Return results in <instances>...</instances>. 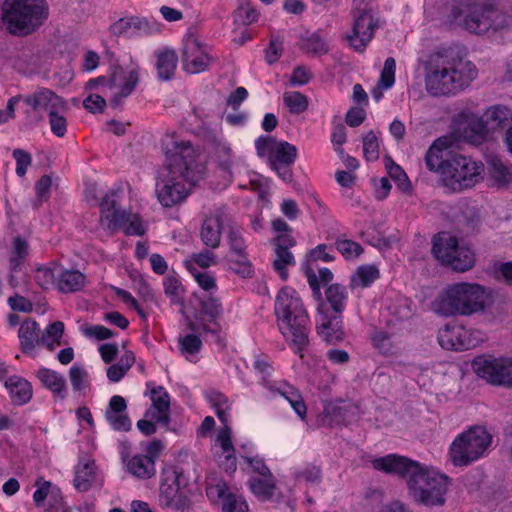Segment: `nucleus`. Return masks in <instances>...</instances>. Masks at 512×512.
Instances as JSON below:
<instances>
[{"mask_svg": "<svg viewBox=\"0 0 512 512\" xmlns=\"http://www.w3.org/2000/svg\"><path fill=\"white\" fill-rule=\"evenodd\" d=\"M179 350L182 355L189 359L190 356H194L200 352L203 343L199 336L196 334H187L180 337L178 340Z\"/></svg>", "mask_w": 512, "mask_h": 512, "instance_id": "nucleus-49", "label": "nucleus"}, {"mask_svg": "<svg viewBox=\"0 0 512 512\" xmlns=\"http://www.w3.org/2000/svg\"><path fill=\"white\" fill-rule=\"evenodd\" d=\"M211 58L204 51L200 42L194 36H188L184 39L182 49L183 68L190 74H196L205 71Z\"/></svg>", "mask_w": 512, "mask_h": 512, "instance_id": "nucleus-14", "label": "nucleus"}, {"mask_svg": "<svg viewBox=\"0 0 512 512\" xmlns=\"http://www.w3.org/2000/svg\"><path fill=\"white\" fill-rule=\"evenodd\" d=\"M152 405L146 410L144 417L155 420L157 423L169 428L170 424V397L168 392L162 387H156L151 390Z\"/></svg>", "mask_w": 512, "mask_h": 512, "instance_id": "nucleus-21", "label": "nucleus"}, {"mask_svg": "<svg viewBox=\"0 0 512 512\" xmlns=\"http://www.w3.org/2000/svg\"><path fill=\"white\" fill-rule=\"evenodd\" d=\"M274 312L280 333L291 350L303 357L309 345L310 319L299 294L292 288L281 289L276 297Z\"/></svg>", "mask_w": 512, "mask_h": 512, "instance_id": "nucleus-4", "label": "nucleus"}, {"mask_svg": "<svg viewBox=\"0 0 512 512\" xmlns=\"http://www.w3.org/2000/svg\"><path fill=\"white\" fill-rule=\"evenodd\" d=\"M266 388L285 398L301 420L306 419L307 407L300 391L287 382H266Z\"/></svg>", "mask_w": 512, "mask_h": 512, "instance_id": "nucleus-22", "label": "nucleus"}, {"mask_svg": "<svg viewBox=\"0 0 512 512\" xmlns=\"http://www.w3.org/2000/svg\"><path fill=\"white\" fill-rule=\"evenodd\" d=\"M325 297L333 311V315L341 316L348 299L347 288L337 283L331 284L325 290Z\"/></svg>", "mask_w": 512, "mask_h": 512, "instance_id": "nucleus-37", "label": "nucleus"}, {"mask_svg": "<svg viewBox=\"0 0 512 512\" xmlns=\"http://www.w3.org/2000/svg\"><path fill=\"white\" fill-rule=\"evenodd\" d=\"M334 245L336 250L346 260H354L358 258L364 251L358 242L343 237H338Z\"/></svg>", "mask_w": 512, "mask_h": 512, "instance_id": "nucleus-48", "label": "nucleus"}, {"mask_svg": "<svg viewBox=\"0 0 512 512\" xmlns=\"http://www.w3.org/2000/svg\"><path fill=\"white\" fill-rule=\"evenodd\" d=\"M159 499L162 506L173 510H181L183 507L182 496L179 493L178 476L175 474L169 482V478L160 485Z\"/></svg>", "mask_w": 512, "mask_h": 512, "instance_id": "nucleus-23", "label": "nucleus"}, {"mask_svg": "<svg viewBox=\"0 0 512 512\" xmlns=\"http://www.w3.org/2000/svg\"><path fill=\"white\" fill-rule=\"evenodd\" d=\"M12 156L16 161V174L19 177L25 176L28 167L32 164V156L29 152L17 148L12 152Z\"/></svg>", "mask_w": 512, "mask_h": 512, "instance_id": "nucleus-60", "label": "nucleus"}, {"mask_svg": "<svg viewBox=\"0 0 512 512\" xmlns=\"http://www.w3.org/2000/svg\"><path fill=\"white\" fill-rule=\"evenodd\" d=\"M283 51V39L279 35H272L269 47L266 49V60L269 64L277 62Z\"/></svg>", "mask_w": 512, "mask_h": 512, "instance_id": "nucleus-63", "label": "nucleus"}, {"mask_svg": "<svg viewBox=\"0 0 512 512\" xmlns=\"http://www.w3.org/2000/svg\"><path fill=\"white\" fill-rule=\"evenodd\" d=\"M490 175L498 187H506L512 182V170L500 159L492 158L489 162Z\"/></svg>", "mask_w": 512, "mask_h": 512, "instance_id": "nucleus-45", "label": "nucleus"}, {"mask_svg": "<svg viewBox=\"0 0 512 512\" xmlns=\"http://www.w3.org/2000/svg\"><path fill=\"white\" fill-rule=\"evenodd\" d=\"M296 157V146L287 141H279L268 159V164L282 180L290 182L293 177L291 165L295 162Z\"/></svg>", "mask_w": 512, "mask_h": 512, "instance_id": "nucleus-15", "label": "nucleus"}, {"mask_svg": "<svg viewBox=\"0 0 512 512\" xmlns=\"http://www.w3.org/2000/svg\"><path fill=\"white\" fill-rule=\"evenodd\" d=\"M24 103L35 113L39 114L38 119H43L41 112L50 115L54 111H68L66 102L53 91L41 88L34 93L22 97Z\"/></svg>", "mask_w": 512, "mask_h": 512, "instance_id": "nucleus-13", "label": "nucleus"}, {"mask_svg": "<svg viewBox=\"0 0 512 512\" xmlns=\"http://www.w3.org/2000/svg\"><path fill=\"white\" fill-rule=\"evenodd\" d=\"M223 512H248V505L241 497L228 494L223 499Z\"/></svg>", "mask_w": 512, "mask_h": 512, "instance_id": "nucleus-64", "label": "nucleus"}, {"mask_svg": "<svg viewBox=\"0 0 512 512\" xmlns=\"http://www.w3.org/2000/svg\"><path fill=\"white\" fill-rule=\"evenodd\" d=\"M352 14L354 18L352 32L347 35V41L352 48L361 52L372 40L377 28V20L373 18L367 7H361L360 10L353 7Z\"/></svg>", "mask_w": 512, "mask_h": 512, "instance_id": "nucleus-12", "label": "nucleus"}, {"mask_svg": "<svg viewBox=\"0 0 512 512\" xmlns=\"http://www.w3.org/2000/svg\"><path fill=\"white\" fill-rule=\"evenodd\" d=\"M64 333V324L61 321H56L51 323L48 327H46L45 331L41 336V342L48 346L50 349L53 348V344L57 342L59 344V340Z\"/></svg>", "mask_w": 512, "mask_h": 512, "instance_id": "nucleus-52", "label": "nucleus"}, {"mask_svg": "<svg viewBox=\"0 0 512 512\" xmlns=\"http://www.w3.org/2000/svg\"><path fill=\"white\" fill-rule=\"evenodd\" d=\"M492 443L491 434L481 426H474L458 435L450 447V458L455 466H467L483 457Z\"/></svg>", "mask_w": 512, "mask_h": 512, "instance_id": "nucleus-8", "label": "nucleus"}, {"mask_svg": "<svg viewBox=\"0 0 512 512\" xmlns=\"http://www.w3.org/2000/svg\"><path fill=\"white\" fill-rule=\"evenodd\" d=\"M275 259L273 261L274 270L280 275L281 279L286 280L288 277L287 268L296 264L294 255L290 251L296 245L294 237L275 236L273 238Z\"/></svg>", "mask_w": 512, "mask_h": 512, "instance_id": "nucleus-18", "label": "nucleus"}, {"mask_svg": "<svg viewBox=\"0 0 512 512\" xmlns=\"http://www.w3.org/2000/svg\"><path fill=\"white\" fill-rule=\"evenodd\" d=\"M251 492L261 501H270L276 491V480L270 477H250L248 481Z\"/></svg>", "mask_w": 512, "mask_h": 512, "instance_id": "nucleus-34", "label": "nucleus"}, {"mask_svg": "<svg viewBox=\"0 0 512 512\" xmlns=\"http://www.w3.org/2000/svg\"><path fill=\"white\" fill-rule=\"evenodd\" d=\"M230 252L235 256L247 255V245L243 233L238 226L231 225L227 233Z\"/></svg>", "mask_w": 512, "mask_h": 512, "instance_id": "nucleus-46", "label": "nucleus"}, {"mask_svg": "<svg viewBox=\"0 0 512 512\" xmlns=\"http://www.w3.org/2000/svg\"><path fill=\"white\" fill-rule=\"evenodd\" d=\"M105 418L116 431H129L132 423L126 412H105Z\"/></svg>", "mask_w": 512, "mask_h": 512, "instance_id": "nucleus-57", "label": "nucleus"}, {"mask_svg": "<svg viewBox=\"0 0 512 512\" xmlns=\"http://www.w3.org/2000/svg\"><path fill=\"white\" fill-rule=\"evenodd\" d=\"M380 276L378 268L374 265H362L357 268L350 279L352 289L367 288Z\"/></svg>", "mask_w": 512, "mask_h": 512, "instance_id": "nucleus-38", "label": "nucleus"}, {"mask_svg": "<svg viewBox=\"0 0 512 512\" xmlns=\"http://www.w3.org/2000/svg\"><path fill=\"white\" fill-rule=\"evenodd\" d=\"M162 151L166 157L167 175L157 181L156 195L164 207H172L187 198L190 187L201 178L204 167L197 162V153L191 143L174 134L163 138Z\"/></svg>", "mask_w": 512, "mask_h": 512, "instance_id": "nucleus-1", "label": "nucleus"}, {"mask_svg": "<svg viewBox=\"0 0 512 512\" xmlns=\"http://www.w3.org/2000/svg\"><path fill=\"white\" fill-rule=\"evenodd\" d=\"M283 102L292 114H300L308 108V98L298 91H288L283 94Z\"/></svg>", "mask_w": 512, "mask_h": 512, "instance_id": "nucleus-47", "label": "nucleus"}, {"mask_svg": "<svg viewBox=\"0 0 512 512\" xmlns=\"http://www.w3.org/2000/svg\"><path fill=\"white\" fill-rule=\"evenodd\" d=\"M229 268L242 278L252 277L254 270L248 255L236 256L229 260Z\"/></svg>", "mask_w": 512, "mask_h": 512, "instance_id": "nucleus-53", "label": "nucleus"}, {"mask_svg": "<svg viewBox=\"0 0 512 512\" xmlns=\"http://www.w3.org/2000/svg\"><path fill=\"white\" fill-rule=\"evenodd\" d=\"M86 284V276L78 270L64 269L60 265L57 289L62 293H74L81 290Z\"/></svg>", "mask_w": 512, "mask_h": 512, "instance_id": "nucleus-27", "label": "nucleus"}, {"mask_svg": "<svg viewBox=\"0 0 512 512\" xmlns=\"http://www.w3.org/2000/svg\"><path fill=\"white\" fill-rule=\"evenodd\" d=\"M396 62L392 57H388L384 62V67L380 76V85L384 89L392 87L395 81Z\"/></svg>", "mask_w": 512, "mask_h": 512, "instance_id": "nucleus-61", "label": "nucleus"}, {"mask_svg": "<svg viewBox=\"0 0 512 512\" xmlns=\"http://www.w3.org/2000/svg\"><path fill=\"white\" fill-rule=\"evenodd\" d=\"M438 342L447 350L463 351L474 348L478 340L473 338V332L462 326L446 325L438 332Z\"/></svg>", "mask_w": 512, "mask_h": 512, "instance_id": "nucleus-16", "label": "nucleus"}, {"mask_svg": "<svg viewBox=\"0 0 512 512\" xmlns=\"http://www.w3.org/2000/svg\"><path fill=\"white\" fill-rule=\"evenodd\" d=\"M60 265L52 262L48 265L39 266L35 271V280L43 289H49L56 286L58 280Z\"/></svg>", "mask_w": 512, "mask_h": 512, "instance_id": "nucleus-40", "label": "nucleus"}, {"mask_svg": "<svg viewBox=\"0 0 512 512\" xmlns=\"http://www.w3.org/2000/svg\"><path fill=\"white\" fill-rule=\"evenodd\" d=\"M227 220L228 215L224 208H218L211 215L205 217L202 223L200 237L207 247L215 249L219 246L221 228Z\"/></svg>", "mask_w": 512, "mask_h": 512, "instance_id": "nucleus-20", "label": "nucleus"}, {"mask_svg": "<svg viewBox=\"0 0 512 512\" xmlns=\"http://www.w3.org/2000/svg\"><path fill=\"white\" fill-rule=\"evenodd\" d=\"M216 442L225 454V468L227 471L234 472L236 470V457L234 455V446L231 440L230 429L226 427L217 435Z\"/></svg>", "mask_w": 512, "mask_h": 512, "instance_id": "nucleus-39", "label": "nucleus"}, {"mask_svg": "<svg viewBox=\"0 0 512 512\" xmlns=\"http://www.w3.org/2000/svg\"><path fill=\"white\" fill-rule=\"evenodd\" d=\"M130 215L131 212L118 208L110 213L102 215L101 219L107 221L108 229L117 230L124 228L127 225Z\"/></svg>", "mask_w": 512, "mask_h": 512, "instance_id": "nucleus-51", "label": "nucleus"}, {"mask_svg": "<svg viewBox=\"0 0 512 512\" xmlns=\"http://www.w3.org/2000/svg\"><path fill=\"white\" fill-rule=\"evenodd\" d=\"M131 22H133V16L120 18L110 26L109 30L114 36L132 38L133 29Z\"/></svg>", "mask_w": 512, "mask_h": 512, "instance_id": "nucleus-58", "label": "nucleus"}, {"mask_svg": "<svg viewBox=\"0 0 512 512\" xmlns=\"http://www.w3.org/2000/svg\"><path fill=\"white\" fill-rule=\"evenodd\" d=\"M278 143L279 141H276V139L271 136L258 137L255 141L257 155L260 157H266L268 160Z\"/></svg>", "mask_w": 512, "mask_h": 512, "instance_id": "nucleus-59", "label": "nucleus"}, {"mask_svg": "<svg viewBox=\"0 0 512 512\" xmlns=\"http://www.w3.org/2000/svg\"><path fill=\"white\" fill-rule=\"evenodd\" d=\"M48 17L45 0H5L2 20L13 35H27L34 32Z\"/></svg>", "mask_w": 512, "mask_h": 512, "instance_id": "nucleus-7", "label": "nucleus"}, {"mask_svg": "<svg viewBox=\"0 0 512 512\" xmlns=\"http://www.w3.org/2000/svg\"><path fill=\"white\" fill-rule=\"evenodd\" d=\"M166 296L170 297L172 303H178L183 295V287L175 277H167L163 283Z\"/></svg>", "mask_w": 512, "mask_h": 512, "instance_id": "nucleus-62", "label": "nucleus"}, {"mask_svg": "<svg viewBox=\"0 0 512 512\" xmlns=\"http://www.w3.org/2000/svg\"><path fill=\"white\" fill-rule=\"evenodd\" d=\"M484 165L471 157L455 154L448 158L443 172L444 184L454 191H462L475 186L481 179Z\"/></svg>", "mask_w": 512, "mask_h": 512, "instance_id": "nucleus-10", "label": "nucleus"}, {"mask_svg": "<svg viewBox=\"0 0 512 512\" xmlns=\"http://www.w3.org/2000/svg\"><path fill=\"white\" fill-rule=\"evenodd\" d=\"M139 72V65L131 60L130 64L127 66H116L109 78L100 76L90 79L86 84V88L92 90L101 85L110 90H117L110 99V105L116 108L123 103L124 99L127 98L138 85Z\"/></svg>", "mask_w": 512, "mask_h": 512, "instance_id": "nucleus-9", "label": "nucleus"}, {"mask_svg": "<svg viewBox=\"0 0 512 512\" xmlns=\"http://www.w3.org/2000/svg\"><path fill=\"white\" fill-rule=\"evenodd\" d=\"M71 385L75 391H81L88 386V372L78 364H74L69 370Z\"/></svg>", "mask_w": 512, "mask_h": 512, "instance_id": "nucleus-55", "label": "nucleus"}, {"mask_svg": "<svg viewBox=\"0 0 512 512\" xmlns=\"http://www.w3.org/2000/svg\"><path fill=\"white\" fill-rule=\"evenodd\" d=\"M371 464L375 470L406 478L409 495L417 504L432 508L446 503L451 480L432 467L397 454L375 458Z\"/></svg>", "mask_w": 512, "mask_h": 512, "instance_id": "nucleus-2", "label": "nucleus"}, {"mask_svg": "<svg viewBox=\"0 0 512 512\" xmlns=\"http://www.w3.org/2000/svg\"><path fill=\"white\" fill-rule=\"evenodd\" d=\"M128 471L137 478L149 479L156 473L155 461L144 455L133 456L127 464Z\"/></svg>", "mask_w": 512, "mask_h": 512, "instance_id": "nucleus-36", "label": "nucleus"}, {"mask_svg": "<svg viewBox=\"0 0 512 512\" xmlns=\"http://www.w3.org/2000/svg\"><path fill=\"white\" fill-rule=\"evenodd\" d=\"M487 295L479 284L459 282L447 285L432 303L435 313L469 316L485 309Z\"/></svg>", "mask_w": 512, "mask_h": 512, "instance_id": "nucleus-6", "label": "nucleus"}, {"mask_svg": "<svg viewBox=\"0 0 512 512\" xmlns=\"http://www.w3.org/2000/svg\"><path fill=\"white\" fill-rule=\"evenodd\" d=\"M448 260L449 261H446L444 266L456 272H465L474 266L475 256L470 248L459 245L456 249V253H453Z\"/></svg>", "mask_w": 512, "mask_h": 512, "instance_id": "nucleus-35", "label": "nucleus"}, {"mask_svg": "<svg viewBox=\"0 0 512 512\" xmlns=\"http://www.w3.org/2000/svg\"><path fill=\"white\" fill-rule=\"evenodd\" d=\"M457 125L460 136L475 145L482 143L490 132L483 117L474 113L463 114Z\"/></svg>", "mask_w": 512, "mask_h": 512, "instance_id": "nucleus-19", "label": "nucleus"}, {"mask_svg": "<svg viewBox=\"0 0 512 512\" xmlns=\"http://www.w3.org/2000/svg\"><path fill=\"white\" fill-rule=\"evenodd\" d=\"M458 239L448 232H442L433 238L432 253L443 265L449 257L456 253L459 246Z\"/></svg>", "mask_w": 512, "mask_h": 512, "instance_id": "nucleus-25", "label": "nucleus"}, {"mask_svg": "<svg viewBox=\"0 0 512 512\" xmlns=\"http://www.w3.org/2000/svg\"><path fill=\"white\" fill-rule=\"evenodd\" d=\"M301 49L314 56L327 54L329 46L324 37L315 32L301 39Z\"/></svg>", "mask_w": 512, "mask_h": 512, "instance_id": "nucleus-41", "label": "nucleus"}, {"mask_svg": "<svg viewBox=\"0 0 512 512\" xmlns=\"http://www.w3.org/2000/svg\"><path fill=\"white\" fill-rule=\"evenodd\" d=\"M5 387L8 389L9 395L15 404L23 405L32 397L31 384L17 376L8 378L5 382Z\"/></svg>", "mask_w": 512, "mask_h": 512, "instance_id": "nucleus-32", "label": "nucleus"}, {"mask_svg": "<svg viewBox=\"0 0 512 512\" xmlns=\"http://www.w3.org/2000/svg\"><path fill=\"white\" fill-rule=\"evenodd\" d=\"M446 148V141L437 139L429 147L424 158L427 169L440 174L442 178L443 172L446 171V163L448 161V158H444V150Z\"/></svg>", "mask_w": 512, "mask_h": 512, "instance_id": "nucleus-24", "label": "nucleus"}, {"mask_svg": "<svg viewBox=\"0 0 512 512\" xmlns=\"http://www.w3.org/2000/svg\"><path fill=\"white\" fill-rule=\"evenodd\" d=\"M385 167L389 177L396 183L397 187L404 193H411L412 185L404 170L390 158L386 159Z\"/></svg>", "mask_w": 512, "mask_h": 512, "instance_id": "nucleus-43", "label": "nucleus"}, {"mask_svg": "<svg viewBox=\"0 0 512 512\" xmlns=\"http://www.w3.org/2000/svg\"><path fill=\"white\" fill-rule=\"evenodd\" d=\"M20 348L23 353L30 354L35 347L42 343L40 337V328L36 321L28 319L21 323L18 331Z\"/></svg>", "mask_w": 512, "mask_h": 512, "instance_id": "nucleus-26", "label": "nucleus"}, {"mask_svg": "<svg viewBox=\"0 0 512 512\" xmlns=\"http://www.w3.org/2000/svg\"><path fill=\"white\" fill-rule=\"evenodd\" d=\"M156 70L159 79L170 80L176 70L178 56L172 49H164L156 52Z\"/></svg>", "mask_w": 512, "mask_h": 512, "instance_id": "nucleus-30", "label": "nucleus"}, {"mask_svg": "<svg viewBox=\"0 0 512 512\" xmlns=\"http://www.w3.org/2000/svg\"><path fill=\"white\" fill-rule=\"evenodd\" d=\"M29 245L28 242L17 236L13 239L11 256H10V270L16 272L19 267L24 263L28 255Z\"/></svg>", "mask_w": 512, "mask_h": 512, "instance_id": "nucleus-44", "label": "nucleus"}, {"mask_svg": "<svg viewBox=\"0 0 512 512\" xmlns=\"http://www.w3.org/2000/svg\"><path fill=\"white\" fill-rule=\"evenodd\" d=\"M213 144L215 157L219 167L228 174H231V169L234 163L232 149L221 139L215 138Z\"/></svg>", "mask_w": 512, "mask_h": 512, "instance_id": "nucleus-42", "label": "nucleus"}, {"mask_svg": "<svg viewBox=\"0 0 512 512\" xmlns=\"http://www.w3.org/2000/svg\"><path fill=\"white\" fill-rule=\"evenodd\" d=\"M133 37L147 36L160 32V25L144 17L133 16Z\"/></svg>", "mask_w": 512, "mask_h": 512, "instance_id": "nucleus-50", "label": "nucleus"}, {"mask_svg": "<svg viewBox=\"0 0 512 512\" xmlns=\"http://www.w3.org/2000/svg\"><path fill=\"white\" fill-rule=\"evenodd\" d=\"M200 311L202 314L207 315L210 321L216 326L219 327L217 323V318L222 314V304L218 298H215L211 295L204 296L200 299ZM201 329L205 332L217 334L218 328H211L208 324L203 323L201 325Z\"/></svg>", "mask_w": 512, "mask_h": 512, "instance_id": "nucleus-31", "label": "nucleus"}, {"mask_svg": "<svg viewBox=\"0 0 512 512\" xmlns=\"http://www.w3.org/2000/svg\"><path fill=\"white\" fill-rule=\"evenodd\" d=\"M489 131L507 126L512 120V111L506 106L494 105L489 107L482 116Z\"/></svg>", "mask_w": 512, "mask_h": 512, "instance_id": "nucleus-33", "label": "nucleus"}, {"mask_svg": "<svg viewBox=\"0 0 512 512\" xmlns=\"http://www.w3.org/2000/svg\"><path fill=\"white\" fill-rule=\"evenodd\" d=\"M68 111H54L48 115L51 132L57 137H64L67 132V119L65 114Z\"/></svg>", "mask_w": 512, "mask_h": 512, "instance_id": "nucleus-54", "label": "nucleus"}, {"mask_svg": "<svg viewBox=\"0 0 512 512\" xmlns=\"http://www.w3.org/2000/svg\"><path fill=\"white\" fill-rule=\"evenodd\" d=\"M472 367L486 382L512 387V357L478 356Z\"/></svg>", "mask_w": 512, "mask_h": 512, "instance_id": "nucleus-11", "label": "nucleus"}, {"mask_svg": "<svg viewBox=\"0 0 512 512\" xmlns=\"http://www.w3.org/2000/svg\"><path fill=\"white\" fill-rule=\"evenodd\" d=\"M96 479L95 462L90 459H82L75 468L74 486L80 492L87 491Z\"/></svg>", "mask_w": 512, "mask_h": 512, "instance_id": "nucleus-29", "label": "nucleus"}, {"mask_svg": "<svg viewBox=\"0 0 512 512\" xmlns=\"http://www.w3.org/2000/svg\"><path fill=\"white\" fill-rule=\"evenodd\" d=\"M317 333L328 343H337L344 339L342 316L333 315L321 303L318 306Z\"/></svg>", "mask_w": 512, "mask_h": 512, "instance_id": "nucleus-17", "label": "nucleus"}, {"mask_svg": "<svg viewBox=\"0 0 512 512\" xmlns=\"http://www.w3.org/2000/svg\"><path fill=\"white\" fill-rule=\"evenodd\" d=\"M452 25L471 34L485 35L512 26L509 17L497 8L496 0H462L451 5L447 15Z\"/></svg>", "mask_w": 512, "mask_h": 512, "instance_id": "nucleus-5", "label": "nucleus"}, {"mask_svg": "<svg viewBox=\"0 0 512 512\" xmlns=\"http://www.w3.org/2000/svg\"><path fill=\"white\" fill-rule=\"evenodd\" d=\"M424 69L425 88L432 96L454 95L477 77L476 66L456 55H432Z\"/></svg>", "mask_w": 512, "mask_h": 512, "instance_id": "nucleus-3", "label": "nucleus"}, {"mask_svg": "<svg viewBox=\"0 0 512 512\" xmlns=\"http://www.w3.org/2000/svg\"><path fill=\"white\" fill-rule=\"evenodd\" d=\"M37 378L53 394L59 398L64 399L66 397L67 385L64 376L58 372L48 369L41 368L37 372Z\"/></svg>", "mask_w": 512, "mask_h": 512, "instance_id": "nucleus-28", "label": "nucleus"}, {"mask_svg": "<svg viewBox=\"0 0 512 512\" xmlns=\"http://www.w3.org/2000/svg\"><path fill=\"white\" fill-rule=\"evenodd\" d=\"M363 154L367 161H376L379 158V141L373 131L363 138Z\"/></svg>", "mask_w": 512, "mask_h": 512, "instance_id": "nucleus-56", "label": "nucleus"}]
</instances>
